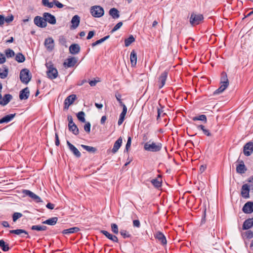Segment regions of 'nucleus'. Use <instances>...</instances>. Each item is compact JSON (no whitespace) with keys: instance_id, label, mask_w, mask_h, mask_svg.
I'll return each instance as SVG.
<instances>
[{"instance_id":"obj_37","label":"nucleus","mask_w":253,"mask_h":253,"mask_svg":"<svg viewBox=\"0 0 253 253\" xmlns=\"http://www.w3.org/2000/svg\"><path fill=\"white\" fill-rule=\"evenodd\" d=\"M15 59L19 63H23L25 60V57L21 53H18L15 56Z\"/></svg>"},{"instance_id":"obj_45","label":"nucleus","mask_w":253,"mask_h":253,"mask_svg":"<svg viewBox=\"0 0 253 253\" xmlns=\"http://www.w3.org/2000/svg\"><path fill=\"white\" fill-rule=\"evenodd\" d=\"M153 185L156 188H159L161 186V182L157 178L153 179L151 180Z\"/></svg>"},{"instance_id":"obj_23","label":"nucleus","mask_w":253,"mask_h":253,"mask_svg":"<svg viewBox=\"0 0 253 253\" xmlns=\"http://www.w3.org/2000/svg\"><path fill=\"white\" fill-rule=\"evenodd\" d=\"M100 232L105 235L107 238L112 241L114 242L117 243L118 242V239L117 236L113 235L109 232L106 230H101Z\"/></svg>"},{"instance_id":"obj_46","label":"nucleus","mask_w":253,"mask_h":253,"mask_svg":"<svg viewBox=\"0 0 253 253\" xmlns=\"http://www.w3.org/2000/svg\"><path fill=\"white\" fill-rule=\"evenodd\" d=\"M131 143V137L130 136H128L127 138V141L126 145V148L125 150V152L126 151V152H128Z\"/></svg>"},{"instance_id":"obj_31","label":"nucleus","mask_w":253,"mask_h":253,"mask_svg":"<svg viewBox=\"0 0 253 253\" xmlns=\"http://www.w3.org/2000/svg\"><path fill=\"white\" fill-rule=\"evenodd\" d=\"M80 231V229L77 227H74L69 229H65L63 230L62 233L63 234H71L75 233H77Z\"/></svg>"},{"instance_id":"obj_54","label":"nucleus","mask_w":253,"mask_h":253,"mask_svg":"<svg viewBox=\"0 0 253 253\" xmlns=\"http://www.w3.org/2000/svg\"><path fill=\"white\" fill-rule=\"evenodd\" d=\"M116 97L117 100L119 102L120 105H121V106H122L123 107V105H125V104L122 101V100H121V95L120 94H116Z\"/></svg>"},{"instance_id":"obj_12","label":"nucleus","mask_w":253,"mask_h":253,"mask_svg":"<svg viewBox=\"0 0 253 253\" xmlns=\"http://www.w3.org/2000/svg\"><path fill=\"white\" fill-rule=\"evenodd\" d=\"M168 77V72L165 71L163 72L158 79L159 88H162L166 84V81Z\"/></svg>"},{"instance_id":"obj_28","label":"nucleus","mask_w":253,"mask_h":253,"mask_svg":"<svg viewBox=\"0 0 253 253\" xmlns=\"http://www.w3.org/2000/svg\"><path fill=\"white\" fill-rule=\"evenodd\" d=\"M253 226V218H249L246 220L243 225V229L247 230Z\"/></svg>"},{"instance_id":"obj_4","label":"nucleus","mask_w":253,"mask_h":253,"mask_svg":"<svg viewBox=\"0 0 253 253\" xmlns=\"http://www.w3.org/2000/svg\"><path fill=\"white\" fill-rule=\"evenodd\" d=\"M20 79L21 82L26 84H28L32 78L30 71L27 69H23L20 73Z\"/></svg>"},{"instance_id":"obj_48","label":"nucleus","mask_w":253,"mask_h":253,"mask_svg":"<svg viewBox=\"0 0 253 253\" xmlns=\"http://www.w3.org/2000/svg\"><path fill=\"white\" fill-rule=\"evenodd\" d=\"M123 25V22H120L118 23L113 28V29L111 31V33H113L114 32L117 31L118 29H119Z\"/></svg>"},{"instance_id":"obj_61","label":"nucleus","mask_w":253,"mask_h":253,"mask_svg":"<svg viewBox=\"0 0 253 253\" xmlns=\"http://www.w3.org/2000/svg\"><path fill=\"white\" fill-rule=\"evenodd\" d=\"M94 35V31H89L88 34V35L87 36L86 39L87 40L91 39L93 37Z\"/></svg>"},{"instance_id":"obj_39","label":"nucleus","mask_w":253,"mask_h":253,"mask_svg":"<svg viewBox=\"0 0 253 253\" xmlns=\"http://www.w3.org/2000/svg\"><path fill=\"white\" fill-rule=\"evenodd\" d=\"M135 41V39L132 35H130L129 37L125 40V46L127 47L130 45L131 43Z\"/></svg>"},{"instance_id":"obj_51","label":"nucleus","mask_w":253,"mask_h":253,"mask_svg":"<svg viewBox=\"0 0 253 253\" xmlns=\"http://www.w3.org/2000/svg\"><path fill=\"white\" fill-rule=\"evenodd\" d=\"M90 126L91 125L89 122H87L84 126V130L87 132L89 133L90 131Z\"/></svg>"},{"instance_id":"obj_24","label":"nucleus","mask_w":253,"mask_h":253,"mask_svg":"<svg viewBox=\"0 0 253 253\" xmlns=\"http://www.w3.org/2000/svg\"><path fill=\"white\" fill-rule=\"evenodd\" d=\"M12 98V96L11 94H6L3 96L1 100L0 101V104L2 106L6 105L10 102Z\"/></svg>"},{"instance_id":"obj_26","label":"nucleus","mask_w":253,"mask_h":253,"mask_svg":"<svg viewBox=\"0 0 253 253\" xmlns=\"http://www.w3.org/2000/svg\"><path fill=\"white\" fill-rule=\"evenodd\" d=\"M69 51L72 54H78L80 51V47L78 44H72L69 47Z\"/></svg>"},{"instance_id":"obj_59","label":"nucleus","mask_w":253,"mask_h":253,"mask_svg":"<svg viewBox=\"0 0 253 253\" xmlns=\"http://www.w3.org/2000/svg\"><path fill=\"white\" fill-rule=\"evenodd\" d=\"M246 235L248 238L251 239L253 237V233L251 231H248L246 233Z\"/></svg>"},{"instance_id":"obj_2","label":"nucleus","mask_w":253,"mask_h":253,"mask_svg":"<svg viewBox=\"0 0 253 253\" xmlns=\"http://www.w3.org/2000/svg\"><path fill=\"white\" fill-rule=\"evenodd\" d=\"M45 66L47 68L46 75L48 78L53 80L56 79L58 76V71L57 69L54 67L51 62L46 63Z\"/></svg>"},{"instance_id":"obj_58","label":"nucleus","mask_w":253,"mask_h":253,"mask_svg":"<svg viewBox=\"0 0 253 253\" xmlns=\"http://www.w3.org/2000/svg\"><path fill=\"white\" fill-rule=\"evenodd\" d=\"M133 225L134 227L139 228L140 226V221L138 220H134L133 221Z\"/></svg>"},{"instance_id":"obj_14","label":"nucleus","mask_w":253,"mask_h":253,"mask_svg":"<svg viewBox=\"0 0 253 253\" xmlns=\"http://www.w3.org/2000/svg\"><path fill=\"white\" fill-rule=\"evenodd\" d=\"M76 99L75 94H72L68 96L64 101V108L68 109L70 105L73 103Z\"/></svg>"},{"instance_id":"obj_55","label":"nucleus","mask_w":253,"mask_h":253,"mask_svg":"<svg viewBox=\"0 0 253 253\" xmlns=\"http://www.w3.org/2000/svg\"><path fill=\"white\" fill-rule=\"evenodd\" d=\"M54 4L58 8H61L64 5L63 4L60 3L59 1L57 0H54Z\"/></svg>"},{"instance_id":"obj_44","label":"nucleus","mask_w":253,"mask_h":253,"mask_svg":"<svg viewBox=\"0 0 253 253\" xmlns=\"http://www.w3.org/2000/svg\"><path fill=\"white\" fill-rule=\"evenodd\" d=\"M23 216L22 214L20 212H14L12 215V220L13 222H16L18 219Z\"/></svg>"},{"instance_id":"obj_5","label":"nucleus","mask_w":253,"mask_h":253,"mask_svg":"<svg viewBox=\"0 0 253 253\" xmlns=\"http://www.w3.org/2000/svg\"><path fill=\"white\" fill-rule=\"evenodd\" d=\"M204 17L202 14H196L192 13L190 17V23L193 26L199 25L203 20Z\"/></svg>"},{"instance_id":"obj_41","label":"nucleus","mask_w":253,"mask_h":253,"mask_svg":"<svg viewBox=\"0 0 253 253\" xmlns=\"http://www.w3.org/2000/svg\"><path fill=\"white\" fill-rule=\"evenodd\" d=\"M69 129L70 131H72L73 133L75 135H77L79 134V129L75 124L69 126Z\"/></svg>"},{"instance_id":"obj_38","label":"nucleus","mask_w":253,"mask_h":253,"mask_svg":"<svg viewBox=\"0 0 253 253\" xmlns=\"http://www.w3.org/2000/svg\"><path fill=\"white\" fill-rule=\"evenodd\" d=\"M81 147L82 148H83L84 149H85L86 151H87L89 152L92 153H95L96 151H97V149L96 148L92 147V146H87V145L82 144V145H81Z\"/></svg>"},{"instance_id":"obj_20","label":"nucleus","mask_w":253,"mask_h":253,"mask_svg":"<svg viewBox=\"0 0 253 253\" xmlns=\"http://www.w3.org/2000/svg\"><path fill=\"white\" fill-rule=\"evenodd\" d=\"M77 62V59L76 57H73L68 58L66 61L64 63L65 67H73Z\"/></svg>"},{"instance_id":"obj_8","label":"nucleus","mask_w":253,"mask_h":253,"mask_svg":"<svg viewBox=\"0 0 253 253\" xmlns=\"http://www.w3.org/2000/svg\"><path fill=\"white\" fill-rule=\"evenodd\" d=\"M34 24L40 28H45L47 26V23L45 22L44 17L37 16L34 19Z\"/></svg>"},{"instance_id":"obj_36","label":"nucleus","mask_w":253,"mask_h":253,"mask_svg":"<svg viewBox=\"0 0 253 253\" xmlns=\"http://www.w3.org/2000/svg\"><path fill=\"white\" fill-rule=\"evenodd\" d=\"M32 230H37L38 231H45L47 229V227L44 225H33L31 227Z\"/></svg>"},{"instance_id":"obj_27","label":"nucleus","mask_w":253,"mask_h":253,"mask_svg":"<svg viewBox=\"0 0 253 253\" xmlns=\"http://www.w3.org/2000/svg\"><path fill=\"white\" fill-rule=\"evenodd\" d=\"M15 116V114L6 115L0 120V124H1L9 122L14 118Z\"/></svg>"},{"instance_id":"obj_64","label":"nucleus","mask_w":253,"mask_h":253,"mask_svg":"<svg viewBox=\"0 0 253 253\" xmlns=\"http://www.w3.org/2000/svg\"><path fill=\"white\" fill-rule=\"evenodd\" d=\"M97 83V81L93 80V81H90L89 82V84L91 86H94Z\"/></svg>"},{"instance_id":"obj_52","label":"nucleus","mask_w":253,"mask_h":253,"mask_svg":"<svg viewBox=\"0 0 253 253\" xmlns=\"http://www.w3.org/2000/svg\"><path fill=\"white\" fill-rule=\"evenodd\" d=\"M109 37H110L109 36H105V37H103V38H101V39L96 41V43H97V44H100V43H102L103 42H104V41H105L108 39H109Z\"/></svg>"},{"instance_id":"obj_10","label":"nucleus","mask_w":253,"mask_h":253,"mask_svg":"<svg viewBox=\"0 0 253 253\" xmlns=\"http://www.w3.org/2000/svg\"><path fill=\"white\" fill-rule=\"evenodd\" d=\"M253 152V142H249L244 147V154L246 156H250Z\"/></svg>"},{"instance_id":"obj_53","label":"nucleus","mask_w":253,"mask_h":253,"mask_svg":"<svg viewBox=\"0 0 253 253\" xmlns=\"http://www.w3.org/2000/svg\"><path fill=\"white\" fill-rule=\"evenodd\" d=\"M67 119H68V121L69 122L68 127L69 126H72L73 125L75 124L73 122V120L72 117L71 116L68 115V117H67Z\"/></svg>"},{"instance_id":"obj_9","label":"nucleus","mask_w":253,"mask_h":253,"mask_svg":"<svg viewBox=\"0 0 253 253\" xmlns=\"http://www.w3.org/2000/svg\"><path fill=\"white\" fill-rule=\"evenodd\" d=\"M155 238L161 243L162 245H166L167 241L165 236L160 231L157 232L154 234Z\"/></svg>"},{"instance_id":"obj_60","label":"nucleus","mask_w":253,"mask_h":253,"mask_svg":"<svg viewBox=\"0 0 253 253\" xmlns=\"http://www.w3.org/2000/svg\"><path fill=\"white\" fill-rule=\"evenodd\" d=\"M55 145L58 146L60 144V141L59 139L58 135L57 133H55Z\"/></svg>"},{"instance_id":"obj_16","label":"nucleus","mask_w":253,"mask_h":253,"mask_svg":"<svg viewBox=\"0 0 253 253\" xmlns=\"http://www.w3.org/2000/svg\"><path fill=\"white\" fill-rule=\"evenodd\" d=\"M67 144L70 150L77 158H80L81 156V154L78 149L72 144H71L69 141H67Z\"/></svg>"},{"instance_id":"obj_11","label":"nucleus","mask_w":253,"mask_h":253,"mask_svg":"<svg viewBox=\"0 0 253 253\" xmlns=\"http://www.w3.org/2000/svg\"><path fill=\"white\" fill-rule=\"evenodd\" d=\"M43 17H44L45 22H48L50 24L54 25L56 24V20L55 16L51 14L45 12L43 14Z\"/></svg>"},{"instance_id":"obj_57","label":"nucleus","mask_w":253,"mask_h":253,"mask_svg":"<svg viewBox=\"0 0 253 253\" xmlns=\"http://www.w3.org/2000/svg\"><path fill=\"white\" fill-rule=\"evenodd\" d=\"M13 16L11 15L10 16H7L5 18V21L7 23H9L12 22L13 20Z\"/></svg>"},{"instance_id":"obj_13","label":"nucleus","mask_w":253,"mask_h":253,"mask_svg":"<svg viewBox=\"0 0 253 253\" xmlns=\"http://www.w3.org/2000/svg\"><path fill=\"white\" fill-rule=\"evenodd\" d=\"M9 233L19 236L22 238L25 237V235H27L26 238H29L28 233L24 229H17L15 230H11L9 231Z\"/></svg>"},{"instance_id":"obj_22","label":"nucleus","mask_w":253,"mask_h":253,"mask_svg":"<svg viewBox=\"0 0 253 253\" xmlns=\"http://www.w3.org/2000/svg\"><path fill=\"white\" fill-rule=\"evenodd\" d=\"M80 17L77 15L74 16L72 17L71 21V22L72 23L71 28L74 29H76L78 27V26L80 24Z\"/></svg>"},{"instance_id":"obj_40","label":"nucleus","mask_w":253,"mask_h":253,"mask_svg":"<svg viewBox=\"0 0 253 253\" xmlns=\"http://www.w3.org/2000/svg\"><path fill=\"white\" fill-rule=\"evenodd\" d=\"M192 120L194 121H202L204 122L205 123H206L207 121V117L205 115H201L199 116L194 117L192 118Z\"/></svg>"},{"instance_id":"obj_25","label":"nucleus","mask_w":253,"mask_h":253,"mask_svg":"<svg viewBox=\"0 0 253 253\" xmlns=\"http://www.w3.org/2000/svg\"><path fill=\"white\" fill-rule=\"evenodd\" d=\"M123 111L120 115V118H119V119L118 122V124L119 126H120L123 124V123L125 120V116L126 114V112H127V108L125 105H123Z\"/></svg>"},{"instance_id":"obj_63","label":"nucleus","mask_w":253,"mask_h":253,"mask_svg":"<svg viewBox=\"0 0 253 253\" xmlns=\"http://www.w3.org/2000/svg\"><path fill=\"white\" fill-rule=\"evenodd\" d=\"M59 42L62 45H64L66 42V39L64 37H61L59 39Z\"/></svg>"},{"instance_id":"obj_50","label":"nucleus","mask_w":253,"mask_h":253,"mask_svg":"<svg viewBox=\"0 0 253 253\" xmlns=\"http://www.w3.org/2000/svg\"><path fill=\"white\" fill-rule=\"evenodd\" d=\"M8 75V69L5 68L3 72L0 73V78L4 79L7 77Z\"/></svg>"},{"instance_id":"obj_49","label":"nucleus","mask_w":253,"mask_h":253,"mask_svg":"<svg viewBox=\"0 0 253 253\" xmlns=\"http://www.w3.org/2000/svg\"><path fill=\"white\" fill-rule=\"evenodd\" d=\"M111 229L112 232L115 234H118L119 232L118 225L115 223L111 224Z\"/></svg>"},{"instance_id":"obj_43","label":"nucleus","mask_w":253,"mask_h":253,"mask_svg":"<svg viewBox=\"0 0 253 253\" xmlns=\"http://www.w3.org/2000/svg\"><path fill=\"white\" fill-rule=\"evenodd\" d=\"M5 55L7 58L12 57L14 56L15 53L14 51L11 49H7L5 50Z\"/></svg>"},{"instance_id":"obj_32","label":"nucleus","mask_w":253,"mask_h":253,"mask_svg":"<svg viewBox=\"0 0 253 253\" xmlns=\"http://www.w3.org/2000/svg\"><path fill=\"white\" fill-rule=\"evenodd\" d=\"M109 14L114 19H117L120 17L119 11L116 8H112L109 10Z\"/></svg>"},{"instance_id":"obj_18","label":"nucleus","mask_w":253,"mask_h":253,"mask_svg":"<svg viewBox=\"0 0 253 253\" xmlns=\"http://www.w3.org/2000/svg\"><path fill=\"white\" fill-rule=\"evenodd\" d=\"M123 142V139L121 137H120L114 143L113 147L112 149V152L113 154L116 153L119 150V148L122 146Z\"/></svg>"},{"instance_id":"obj_62","label":"nucleus","mask_w":253,"mask_h":253,"mask_svg":"<svg viewBox=\"0 0 253 253\" xmlns=\"http://www.w3.org/2000/svg\"><path fill=\"white\" fill-rule=\"evenodd\" d=\"M46 207L49 209L53 210L55 207V205L51 203H48L46 205Z\"/></svg>"},{"instance_id":"obj_6","label":"nucleus","mask_w":253,"mask_h":253,"mask_svg":"<svg viewBox=\"0 0 253 253\" xmlns=\"http://www.w3.org/2000/svg\"><path fill=\"white\" fill-rule=\"evenodd\" d=\"M104 9L100 6H93L90 8V13L94 17H100L104 14Z\"/></svg>"},{"instance_id":"obj_56","label":"nucleus","mask_w":253,"mask_h":253,"mask_svg":"<svg viewBox=\"0 0 253 253\" xmlns=\"http://www.w3.org/2000/svg\"><path fill=\"white\" fill-rule=\"evenodd\" d=\"M6 59L4 55L3 54L0 53V64L4 63Z\"/></svg>"},{"instance_id":"obj_7","label":"nucleus","mask_w":253,"mask_h":253,"mask_svg":"<svg viewBox=\"0 0 253 253\" xmlns=\"http://www.w3.org/2000/svg\"><path fill=\"white\" fill-rule=\"evenodd\" d=\"M22 193L26 196H29L37 203H40L42 202V200L39 196L29 190H23L22 191Z\"/></svg>"},{"instance_id":"obj_17","label":"nucleus","mask_w":253,"mask_h":253,"mask_svg":"<svg viewBox=\"0 0 253 253\" xmlns=\"http://www.w3.org/2000/svg\"><path fill=\"white\" fill-rule=\"evenodd\" d=\"M243 212L245 213H251L253 212V202H248L246 203L242 209Z\"/></svg>"},{"instance_id":"obj_21","label":"nucleus","mask_w":253,"mask_h":253,"mask_svg":"<svg viewBox=\"0 0 253 253\" xmlns=\"http://www.w3.org/2000/svg\"><path fill=\"white\" fill-rule=\"evenodd\" d=\"M30 91L28 87H26L20 91L19 98L21 100H25L28 98Z\"/></svg>"},{"instance_id":"obj_34","label":"nucleus","mask_w":253,"mask_h":253,"mask_svg":"<svg viewBox=\"0 0 253 253\" xmlns=\"http://www.w3.org/2000/svg\"><path fill=\"white\" fill-rule=\"evenodd\" d=\"M197 127L198 129L202 130L203 131V133L207 135V136H211V133L210 132V130L207 129L205 126L203 125H197Z\"/></svg>"},{"instance_id":"obj_47","label":"nucleus","mask_w":253,"mask_h":253,"mask_svg":"<svg viewBox=\"0 0 253 253\" xmlns=\"http://www.w3.org/2000/svg\"><path fill=\"white\" fill-rule=\"evenodd\" d=\"M120 234L124 238H129L130 237V235L125 230H121L120 232Z\"/></svg>"},{"instance_id":"obj_15","label":"nucleus","mask_w":253,"mask_h":253,"mask_svg":"<svg viewBox=\"0 0 253 253\" xmlns=\"http://www.w3.org/2000/svg\"><path fill=\"white\" fill-rule=\"evenodd\" d=\"M44 45L48 51H51L54 47V40L52 38L46 39L44 41Z\"/></svg>"},{"instance_id":"obj_19","label":"nucleus","mask_w":253,"mask_h":253,"mask_svg":"<svg viewBox=\"0 0 253 253\" xmlns=\"http://www.w3.org/2000/svg\"><path fill=\"white\" fill-rule=\"evenodd\" d=\"M250 187L247 184H244L241 188V195L244 198H249Z\"/></svg>"},{"instance_id":"obj_33","label":"nucleus","mask_w":253,"mask_h":253,"mask_svg":"<svg viewBox=\"0 0 253 253\" xmlns=\"http://www.w3.org/2000/svg\"><path fill=\"white\" fill-rule=\"evenodd\" d=\"M57 220L58 218L57 217H53L43 221L42 223L49 225H54L57 223Z\"/></svg>"},{"instance_id":"obj_1","label":"nucleus","mask_w":253,"mask_h":253,"mask_svg":"<svg viewBox=\"0 0 253 253\" xmlns=\"http://www.w3.org/2000/svg\"><path fill=\"white\" fill-rule=\"evenodd\" d=\"M162 148V144L161 143L154 142L151 140L145 143L144 145V149L146 151L152 152H159L161 150Z\"/></svg>"},{"instance_id":"obj_29","label":"nucleus","mask_w":253,"mask_h":253,"mask_svg":"<svg viewBox=\"0 0 253 253\" xmlns=\"http://www.w3.org/2000/svg\"><path fill=\"white\" fill-rule=\"evenodd\" d=\"M130 61L132 67H134L137 62V54L136 52L133 50L130 55Z\"/></svg>"},{"instance_id":"obj_42","label":"nucleus","mask_w":253,"mask_h":253,"mask_svg":"<svg viewBox=\"0 0 253 253\" xmlns=\"http://www.w3.org/2000/svg\"><path fill=\"white\" fill-rule=\"evenodd\" d=\"M84 116H85V114L83 111H81V112H79L77 115V117L78 120L83 123L85 122Z\"/></svg>"},{"instance_id":"obj_30","label":"nucleus","mask_w":253,"mask_h":253,"mask_svg":"<svg viewBox=\"0 0 253 253\" xmlns=\"http://www.w3.org/2000/svg\"><path fill=\"white\" fill-rule=\"evenodd\" d=\"M241 163L237 165L236 167V171L239 173H244L247 170L245 165L243 161H241Z\"/></svg>"},{"instance_id":"obj_3","label":"nucleus","mask_w":253,"mask_h":253,"mask_svg":"<svg viewBox=\"0 0 253 253\" xmlns=\"http://www.w3.org/2000/svg\"><path fill=\"white\" fill-rule=\"evenodd\" d=\"M220 84V87L214 91L213 94L216 95L222 93L229 85V82L226 74H222Z\"/></svg>"},{"instance_id":"obj_35","label":"nucleus","mask_w":253,"mask_h":253,"mask_svg":"<svg viewBox=\"0 0 253 253\" xmlns=\"http://www.w3.org/2000/svg\"><path fill=\"white\" fill-rule=\"evenodd\" d=\"M0 248L4 252L8 251L10 249L8 244H6L2 239L0 240Z\"/></svg>"}]
</instances>
